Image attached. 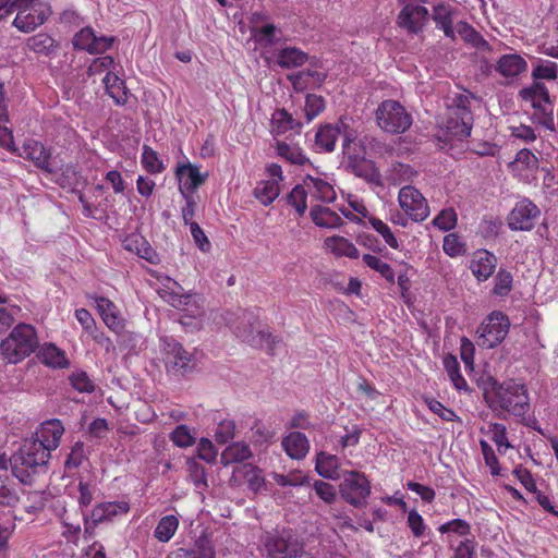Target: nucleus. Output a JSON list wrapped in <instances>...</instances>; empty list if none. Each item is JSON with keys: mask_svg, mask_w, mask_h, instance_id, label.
Wrapping results in <instances>:
<instances>
[{"mask_svg": "<svg viewBox=\"0 0 558 558\" xmlns=\"http://www.w3.org/2000/svg\"><path fill=\"white\" fill-rule=\"evenodd\" d=\"M485 400L488 407L499 415L509 413L523 416L530 410V398L525 385L514 380L495 383L493 389L485 393Z\"/></svg>", "mask_w": 558, "mask_h": 558, "instance_id": "obj_1", "label": "nucleus"}, {"mask_svg": "<svg viewBox=\"0 0 558 558\" xmlns=\"http://www.w3.org/2000/svg\"><path fill=\"white\" fill-rule=\"evenodd\" d=\"M50 453L35 441L25 439L22 446L10 457L12 474L23 484L32 485L35 476L46 471Z\"/></svg>", "mask_w": 558, "mask_h": 558, "instance_id": "obj_2", "label": "nucleus"}, {"mask_svg": "<svg viewBox=\"0 0 558 558\" xmlns=\"http://www.w3.org/2000/svg\"><path fill=\"white\" fill-rule=\"evenodd\" d=\"M225 320L238 338L252 347L266 348L269 353H272L276 344L279 343L271 333L256 331L257 316L253 312L240 310L238 313H228Z\"/></svg>", "mask_w": 558, "mask_h": 558, "instance_id": "obj_3", "label": "nucleus"}, {"mask_svg": "<svg viewBox=\"0 0 558 558\" xmlns=\"http://www.w3.org/2000/svg\"><path fill=\"white\" fill-rule=\"evenodd\" d=\"M39 345L35 328L29 324L16 325L0 343V354L8 362L16 364L29 356Z\"/></svg>", "mask_w": 558, "mask_h": 558, "instance_id": "obj_4", "label": "nucleus"}, {"mask_svg": "<svg viewBox=\"0 0 558 558\" xmlns=\"http://www.w3.org/2000/svg\"><path fill=\"white\" fill-rule=\"evenodd\" d=\"M14 10L17 11V14L12 24L23 33L33 32L43 25L51 14L49 5L39 0H14L7 12L11 13Z\"/></svg>", "mask_w": 558, "mask_h": 558, "instance_id": "obj_5", "label": "nucleus"}, {"mask_svg": "<svg viewBox=\"0 0 558 558\" xmlns=\"http://www.w3.org/2000/svg\"><path fill=\"white\" fill-rule=\"evenodd\" d=\"M378 126L387 133L401 134L412 125V117L398 101L384 100L376 110Z\"/></svg>", "mask_w": 558, "mask_h": 558, "instance_id": "obj_6", "label": "nucleus"}, {"mask_svg": "<svg viewBox=\"0 0 558 558\" xmlns=\"http://www.w3.org/2000/svg\"><path fill=\"white\" fill-rule=\"evenodd\" d=\"M402 4L397 24L409 34L422 33L429 21L428 10L421 5L428 3V0H398Z\"/></svg>", "mask_w": 558, "mask_h": 558, "instance_id": "obj_7", "label": "nucleus"}, {"mask_svg": "<svg viewBox=\"0 0 558 558\" xmlns=\"http://www.w3.org/2000/svg\"><path fill=\"white\" fill-rule=\"evenodd\" d=\"M510 322L502 312H493L477 328V344L493 349L508 335Z\"/></svg>", "mask_w": 558, "mask_h": 558, "instance_id": "obj_8", "label": "nucleus"}, {"mask_svg": "<svg viewBox=\"0 0 558 558\" xmlns=\"http://www.w3.org/2000/svg\"><path fill=\"white\" fill-rule=\"evenodd\" d=\"M341 138L342 147L349 146V134L342 118L336 123L320 125L315 134L314 148L317 153H331L335 150L337 141Z\"/></svg>", "mask_w": 558, "mask_h": 558, "instance_id": "obj_9", "label": "nucleus"}, {"mask_svg": "<svg viewBox=\"0 0 558 558\" xmlns=\"http://www.w3.org/2000/svg\"><path fill=\"white\" fill-rule=\"evenodd\" d=\"M398 202L402 210L413 221H424L429 215V206L426 198L412 185H405L400 189Z\"/></svg>", "mask_w": 558, "mask_h": 558, "instance_id": "obj_10", "label": "nucleus"}, {"mask_svg": "<svg viewBox=\"0 0 558 558\" xmlns=\"http://www.w3.org/2000/svg\"><path fill=\"white\" fill-rule=\"evenodd\" d=\"M163 342V360L168 372L184 375L193 368L192 355L174 339L166 338Z\"/></svg>", "mask_w": 558, "mask_h": 558, "instance_id": "obj_11", "label": "nucleus"}, {"mask_svg": "<svg viewBox=\"0 0 558 558\" xmlns=\"http://www.w3.org/2000/svg\"><path fill=\"white\" fill-rule=\"evenodd\" d=\"M129 510L130 505L124 500L101 502L95 506L90 518L84 517L85 534L93 535L98 523L111 521L118 515H124Z\"/></svg>", "mask_w": 558, "mask_h": 558, "instance_id": "obj_12", "label": "nucleus"}, {"mask_svg": "<svg viewBox=\"0 0 558 558\" xmlns=\"http://www.w3.org/2000/svg\"><path fill=\"white\" fill-rule=\"evenodd\" d=\"M538 207L530 199L518 202L508 215V227L512 231H530L534 228L535 219L539 216Z\"/></svg>", "mask_w": 558, "mask_h": 558, "instance_id": "obj_13", "label": "nucleus"}, {"mask_svg": "<svg viewBox=\"0 0 558 558\" xmlns=\"http://www.w3.org/2000/svg\"><path fill=\"white\" fill-rule=\"evenodd\" d=\"M63 434L64 426L62 422L58 418H51L43 422L28 439L35 441L36 445H40L44 450L51 453V451L59 447Z\"/></svg>", "mask_w": 558, "mask_h": 558, "instance_id": "obj_14", "label": "nucleus"}, {"mask_svg": "<svg viewBox=\"0 0 558 558\" xmlns=\"http://www.w3.org/2000/svg\"><path fill=\"white\" fill-rule=\"evenodd\" d=\"M264 545L269 556L280 555L283 558L288 554L296 553L301 544L290 531L282 530L267 533L264 537Z\"/></svg>", "mask_w": 558, "mask_h": 558, "instance_id": "obj_15", "label": "nucleus"}, {"mask_svg": "<svg viewBox=\"0 0 558 558\" xmlns=\"http://www.w3.org/2000/svg\"><path fill=\"white\" fill-rule=\"evenodd\" d=\"M113 40V37L97 36L92 27H84L74 35L73 46L92 54L102 53L111 47Z\"/></svg>", "mask_w": 558, "mask_h": 558, "instance_id": "obj_16", "label": "nucleus"}, {"mask_svg": "<svg viewBox=\"0 0 558 558\" xmlns=\"http://www.w3.org/2000/svg\"><path fill=\"white\" fill-rule=\"evenodd\" d=\"M22 149L21 156L33 161L37 168L49 174L57 172V167L51 160V153L43 143L29 140L24 143Z\"/></svg>", "mask_w": 558, "mask_h": 558, "instance_id": "obj_17", "label": "nucleus"}, {"mask_svg": "<svg viewBox=\"0 0 558 558\" xmlns=\"http://www.w3.org/2000/svg\"><path fill=\"white\" fill-rule=\"evenodd\" d=\"M94 302L106 326L116 333H121L124 330V320L117 305L105 296H95Z\"/></svg>", "mask_w": 558, "mask_h": 558, "instance_id": "obj_18", "label": "nucleus"}, {"mask_svg": "<svg viewBox=\"0 0 558 558\" xmlns=\"http://www.w3.org/2000/svg\"><path fill=\"white\" fill-rule=\"evenodd\" d=\"M473 128V113L459 112L449 110L447 120L445 122V129L447 133L458 140H463L470 136Z\"/></svg>", "mask_w": 558, "mask_h": 558, "instance_id": "obj_19", "label": "nucleus"}, {"mask_svg": "<svg viewBox=\"0 0 558 558\" xmlns=\"http://www.w3.org/2000/svg\"><path fill=\"white\" fill-rule=\"evenodd\" d=\"M527 62L518 53L502 54L495 64V71L505 78H513L525 72Z\"/></svg>", "mask_w": 558, "mask_h": 558, "instance_id": "obj_20", "label": "nucleus"}, {"mask_svg": "<svg viewBox=\"0 0 558 558\" xmlns=\"http://www.w3.org/2000/svg\"><path fill=\"white\" fill-rule=\"evenodd\" d=\"M177 177L180 182V192L184 195V191L193 192L202 185L208 174H202L197 166L189 162L177 168Z\"/></svg>", "mask_w": 558, "mask_h": 558, "instance_id": "obj_21", "label": "nucleus"}, {"mask_svg": "<svg viewBox=\"0 0 558 558\" xmlns=\"http://www.w3.org/2000/svg\"><path fill=\"white\" fill-rule=\"evenodd\" d=\"M496 263L497 259L493 253L481 250L474 253L470 268L478 281H485L494 274Z\"/></svg>", "mask_w": 558, "mask_h": 558, "instance_id": "obj_22", "label": "nucleus"}, {"mask_svg": "<svg viewBox=\"0 0 558 558\" xmlns=\"http://www.w3.org/2000/svg\"><path fill=\"white\" fill-rule=\"evenodd\" d=\"M454 9L445 2H440L433 9L432 19L436 23V27L441 29L446 37L451 40L456 39V31L453 28Z\"/></svg>", "mask_w": 558, "mask_h": 558, "instance_id": "obj_23", "label": "nucleus"}, {"mask_svg": "<svg viewBox=\"0 0 558 558\" xmlns=\"http://www.w3.org/2000/svg\"><path fill=\"white\" fill-rule=\"evenodd\" d=\"M305 191H307L311 203L313 201L332 202L336 198L333 187L319 178L307 175L304 179Z\"/></svg>", "mask_w": 558, "mask_h": 558, "instance_id": "obj_24", "label": "nucleus"}, {"mask_svg": "<svg viewBox=\"0 0 558 558\" xmlns=\"http://www.w3.org/2000/svg\"><path fill=\"white\" fill-rule=\"evenodd\" d=\"M284 451L291 459H303L308 450L310 444L306 436L300 432H292L282 439L281 442Z\"/></svg>", "mask_w": 558, "mask_h": 558, "instance_id": "obj_25", "label": "nucleus"}, {"mask_svg": "<svg viewBox=\"0 0 558 558\" xmlns=\"http://www.w3.org/2000/svg\"><path fill=\"white\" fill-rule=\"evenodd\" d=\"M371 495L368 478L357 471H351V506L361 507Z\"/></svg>", "mask_w": 558, "mask_h": 558, "instance_id": "obj_26", "label": "nucleus"}, {"mask_svg": "<svg viewBox=\"0 0 558 558\" xmlns=\"http://www.w3.org/2000/svg\"><path fill=\"white\" fill-rule=\"evenodd\" d=\"M253 456L250 446L244 441H235L229 445L221 453L220 462L227 466L233 463H242Z\"/></svg>", "mask_w": 558, "mask_h": 558, "instance_id": "obj_27", "label": "nucleus"}, {"mask_svg": "<svg viewBox=\"0 0 558 558\" xmlns=\"http://www.w3.org/2000/svg\"><path fill=\"white\" fill-rule=\"evenodd\" d=\"M306 61L307 53L296 47H284L276 53V62L282 69L302 66Z\"/></svg>", "mask_w": 558, "mask_h": 558, "instance_id": "obj_28", "label": "nucleus"}, {"mask_svg": "<svg viewBox=\"0 0 558 558\" xmlns=\"http://www.w3.org/2000/svg\"><path fill=\"white\" fill-rule=\"evenodd\" d=\"M167 558H215V551L207 538H198L194 548H178L167 556Z\"/></svg>", "mask_w": 558, "mask_h": 558, "instance_id": "obj_29", "label": "nucleus"}, {"mask_svg": "<svg viewBox=\"0 0 558 558\" xmlns=\"http://www.w3.org/2000/svg\"><path fill=\"white\" fill-rule=\"evenodd\" d=\"M108 95L119 106L125 105L128 101V90L124 81L117 74L108 72L102 80Z\"/></svg>", "mask_w": 558, "mask_h": 558, "instance_id": "obj_30", "label": "nucleus"}, {"mask_svg": "<svg viewBox=\"0 0 558 558\" xmlns=\"http://www.w3.org/2000/svg\"><path fill=\"white\" fill-rule=\"evenodd\" d=\"M416 174L417 172L410 165L396 161L386 170L385 179L389 184L400 185L412 181Z\"/></svg>", "mask_w": 558, "mask_h": 558, "instance_id": "obj_31", "label": "nucleus"}, {"mask_svg": "<svg viewBox=\"0 0 558 558\" xmlns=\"http://www.w3.org/2000/svg\"><path fill=\"white\" fill-rule=\"evenodd\" d=\"M26 46L31 51L44 56H51L59 48V44L46 33H39L29 37Z\"/></svg>", "mask_w": 558, "mask_h": 558, "instance_id": "obj_32", "label": "nucleus"}, {"mask_svg": "<svg viewBox=\"0 0 558 558\" xmlns=\"http://www.w3.org/2000/svg\"><path fill=\"white\" fill-rule=\"evenodd\" d=\"M41 362L52 368H66L70 362L61 349L52 343H45L40 350Z\"/></svg>", "mask_w": 558, "mask_h": 558, "instance_id": "obj_33", "label": "nucleus"}, {"mask_svg": "<svg viewBox=\"0 0 558 558\" xmlns=\"http://www.w3.org/2000/svg\"><path fill=\"white\" fill-rule=\"evenodd\" d=\"M457 33L464 41L481 51H490L489 43L469 23L460 21L456 26Z\"/></svg>", "mask_w": 558, "mask_h": 558, "instance_id": "obj_34", "label": "nucleus"}, {"mask_svg": "<svg viewBox=\"0 0 558 558\" xmlns=\"http://www.w3.org/2000/svg\"><path fill=\"white\" fill-rule=\"evenodd\" d=\"M311 217L318 227L336 228L342 225L341 217L326 206L312 205Z\"/></svg>", "mask_w": 558, "mask_h": 558, "instance_id": "obj_35", "label": "nucleus"}, {"mask_svg": "<svg viewBox=\"0 0 558 558\" xmlns=\"http://www.w3.org/2000/svg\"><path fill=\"white\" fill-rule=\"evenodd\" d=\"M444 367L450 381L458 391L469 390L468 383L460 372L459 361L454 355L448 354L444 357Z\"/></svg>", "mask_w": 558, "mask_h": 558, "instance_id": "obj_36", "label": "nucleus"}, {"mask_svg": "<svg viewBox=\"0 0 558 558\" xmlns=\"http://www.w3.org/2000/svg\"><path fill=\"white\" fill-rule=\"evenodd\" d=\"M280 194L278 180H266L259 182L254 189V196L264 206L270 205Z\"/></svg>", "mask_w": 558, "mask_h": 558, "instance_id": "obj_37", "label": "nucleus"}, {"mask_svg": "<svg viewBox=\"0 0 558 558\" xmlns=\"http://www.w3.org/2000/svg\"><path fill=\"white\" fill-rule=\"evenodd\" d=\"M351 172L356 177L365 179L367 182L378 183L380 174L375 168L374 162L365 158L357 161L351 158Z\"/></svg>", "mask_w": 558, "mask_h": 558, "instance_id": "obj_38", "label": "nucleus"}, {"mask_svg": "<svg viewBox=\"0 0 558 558\" xmlns=\"http://www.w3.org/2000/svg\"><path fill=\"white\" fill-rule=\"evenodd\" d=\"M272 123L277 129V133L293 131L299 133L302 123L295 120L286 109H279L272 114Z\"/></svg>", "mask_w": 558, "mask_h": 558, "instance_id": "obj_39", "label": "nucleus"}, {"mask_svg": "<svg viewBox=\"0 0 558 558\" xmlns=\"http://www.w3.org/2000/svg\"><path fill=\"white\" fill-rule=\"evenodd\" d=\"M520 96L524 101L532 104L539 100H545V104H549V92L546 85L539 81H534L530 86L524 87L520 90Z\"/></svg>", "mask_w": 558, "mask_h": 558, "instance_id": "obj_40", "label": "nucleus"}, {"mask_svg": "<svg viewBox=\"0 0 558 558\" xmlns=\"http://www.w3.org/2000/svg\"><path fill=\"white\" fill-rule=\"evenodd\" d=\"M315 469L325 478H336L338 476V460L335 456L319 452Z\"/></svg>", "mask_w": 558, "mask_h": 558, "instance_id": "obj_41", "label": "nucleus"}, {"mask_svg": "<svg viewBox=\"0 0 558 558\" xmlns=\"http://www.w3.org/2000/svg\"><path fill=\"white\" fill-rule=\"evenodd\" d=\"M178 526L179 520L175 515H165L158 522L154 535L159 542H169L178 530Z\"/></svg>", "mask_w": 558, "mask_h": 558, "instance_id": "obj_42", "label": "nucleus"}, {"mask_svg": "<svg viewBox=\"0 0 558 558\" xmlns=\"http://www.w3.org/2000/svg\"><path fill=\"white\" fill-rule=\"evenodd\" d=\"M363 262L367 267L379 272L388 282H395L396 275L393 269L388 263L384 262L380 257L372 254H364Z\"/></svg>", "mask_w": 558, "mask_h": 558, "instance_id": "obj_43", "label": "nucleus"}, {"mask_svg": "<svg viewBox=\"0 0 558 558\" xmlns=\"http://www.w3.org/2000/svg\"><path fill=\"white\" fill-rule=\"evenodd\" d=\"M407 526L410 529L414 538H423L429 531L424 518L416 509L408 511Z\"/></svg>", "mask_w": 558, "mask_h": 558, "instance_id": "obj_44", "label": "nucleus"}, {"mask_svg": "<svg viewBox=\"0 0 558 558\" xmlns=\"http://www.w3.org/2000/svg\"><path fill=\"white\" fill-rule=\"evenodd\" d=\"M142 165L149 173H160L165 170L163 162L159 159L157 151L148 145L143 146Z\"/></svg>", "mask_w": 558, "mask_h": 558, "instance_id": "obj_45", "label": "nucleus"}, {"mask_svg": "<svg viewBox=\"0 0 558 558\" xmlns=\"http://www.w3.org/2000/svg\"><path fill=\"white\" fill-rule=\"evenodd\" d=\"M306 186L303 182L293 187V190L288 195V203L293 206L296 213L302 216L307 208V199L310 198L307 191H305Z\"/></svg>", "mask_w": 558, "mask_h": 558, "instance_id": "obj_46", "label": "nucleus"}, {"mask_svg": "<svg viewBox=\"0 0 558 558\" xmlns=\"http://www.w3.org/2000/svg\"><path fill=\"white\" fill-rule=\"evenodd\" d=\"M277 153L291 163L304 165L308 159L303 155V151L298 146L289 145L284 142L277 143Z\"/></svg>", "mask_w": 558, "mask_h": 558, "instance_id": "obj_47", "label": "nucleus"}, {"mask_svg": "<svg viewBox=\"0 0 558 558\" xmlns=\"http://www.w3.org/2000/svg\"><path fill=\"white\" fill-rule=\"evenodd\" d=\"M325 109V100L322 96L308 94L305 98L304 117L306 122L313 121Z\"/></svg>", "mask_w": 558, "mask_h": 558, "instance_id": "obj_48", "label": "nucleus"}, {"mask_svg": "<svg viewBox=\"0 0 558 558\" xmlns=\"http://www.w3.org/2000/svg\"><path fill=\"white\" fill-rule=\"evenodd\" d=\"M558 76V64L556 62L545 60L535 65L532 70L534 81L547 80L555 81Z\"/></svg>", "mask_w": 558, "mask_h": 558, "instance_id": "obj_49", "label": "nucleus"}, {"mask_svg": "<svg viewBox=\"0 0 558 558\" xmlns=\"http://www.w3.org/2000/svg\"><path fill=\"white\" fill-rule=\"evenodd\" d=\"M189 476L195 488L204 490L208 487L206 469L195 460L187 462Z\"/></svg>", "mask_w": 558, "mask_h": 558, "instance_id": "obj_50", "label": "nucleus"}, {"mask_svg": "<svg viewBox=\"0 0 558 558\" xmlns=\"http://www.w3.org/2000/svg\"><path fill=\"white\" fill-rule=\"evenodd\" d=\"M489 434L490 439L497 446L499 453H506V450L511 447L507 438L506 426L500 423H492L489 424Z\"/></svg>", "mask_w": 558, "mask_h": 558, "instance_id": "obj_51", "label": "nucleus"}, {"mask_svg": "<svg viewBox=\"0 0 558 558\" xmlns=\"http://www.w3.org/2000/svg\"><path fill=\"white\" fill-rule=\"evenodd\" d=\"M425 403L427 404L429 411H432L434 414H436L440 420L445 422L461 421L452 409L445 407L440 401L436 400L435 398H426Z\"/></svg>", "mask_w": 558, "mask_h": 558, "instance_id": "obj_52", "label": "nucleus"}, {"mask_svg": "<svg viewBox=\"0 0 558 558\" xmlns=\"http://www.w3.org/2000/svg\"><path fill=\"white\" fill-rule=\"evenodd\" d=\"M458 216L453 208L442 209L434 219L433 225L441 231H450L456 228Z\"/></svg>", "mask_w": 558, "mask_h": 558, "instance_id": "obj_53", "label": "nucleus"}, {"mask_svg": "<svg viewBox=\"0 0 558 558\" xmlns=\"http://www.w3.org/2000/svg\"><path fill=\"white\" fill-rule=\"evenodd\" d=\"M442 250L448 256L458 257L465 253V244L457 233H449L444 238Z\"/></svg>", "mask_w": 558, "mask_h": 558, "instance_id": "obj_54", "label": "nucleus"}, {"mask_svg": "<svg viewBox=\"0 0 558 558\" xmlns=\"http://www.w3.org/2000/svg\"><path fill=\"white\" fill-rule=\"evenodd\" d=\"M280 31L274 24H266L253 29V36L257 43L264 46L274 45L277 41L276 35Z\"/></svg>", "mask_w": 558, "mask_h": 558, "instance_id": "obj_55", "label": "nucleus"}, {"mask_svg": "<svg viewBox=\"0 0 558 558\" xmlns=\"http://www.w3.org/2000/svg\"><path fill=\"white\" fill-rule=\"evenodd\" d=\"M235 436V422L233 420H222L218 423L215 430V440L220 444H227Z\"/></svg>", "mask_w": 558, "mask_h": 558, "instance_id": "obj_56", "label": "nucleus"}, {"mask_svg": "<svg viewBox=\"0 0 558 558\" xmlns=\"http://www.w3.org/2000/svg\"><path fill=\"white\" fill-rule=\"evenodd\" d=\"M512 275L509 271L500 269L495 277L493 293L498 296H506L512 290Z\"/></svg>", "mask_w": 558, "mask_h": 558, "instance_id": "obj_57", "label": "nucleus"}, {"mask_svg": "<svg viewBox=\"0 0 558 558\" xmlns=\"http://www.w3.org/2000/svg\"><path fill=\"white\" fill-rule=\"evenodd\" d=\"M368 223L373 227L374 230H376V232H378L383 236L386 244H388L391 248H399V242L395 234L391 232L388 225H386L383 220L376 217H369Z\"/></svg>", "mask_w": 558, "mask_h": 558, "instance_id": "obj_58", "label": "nucleus"}, {"mask_svg": "<svg viewBox=\"0 0 558 558\" xmlns=\"http://www.w3.org/2000/svg\"><path fill=\"white\" fill-rule=\"evenodd\" d=\"M438 531L441 534L454 533L459 536H468L471 534V525L468 521H465L463 519H453L451 521H448V522L441 524L438 527Z\"/></svg>", "mask_w": 558, "mask_h": 558, "instance_id": "obj_59", "label": "nucleus"}, {"mask_svg": "<svg viewBox=\"0 0 558 558\" xmlns=\"http://www.w3.org/2000/svg\"><path fill=\"white\" fill-rule=\"evenodd\" d=\"M325 246L337 257L349 256V240L344 236H329L325 240Z\"/></svg>", "mask_w": 558, "mask_h": 558, "instance_id": "obj_60", "label": "nucleus"}, {"mask_svg": "<svg viewBox=\"0 0 558 558\" xmlns=\"http://www.w3.org/2000/svg\"><path fill=\"white\" fill-rule=\"evenodd\" d=\"M170 439L180 448H186L194 444V437L186 425L177 426L170 434Z\"/></svg>", "mask_w": 558, "mask_h": 558, "instance_id": "obj_61", "label": "nucleus"}, {"mask_svg": "<svg viewBox=\"0 0 558 558\" xmlns=\"http://www.w3.org/2000/svg\"><path fill=\"white\" fill-rule=\"evenodd\" d=\"M72 387L78 392L90 393L95 390L94 383L85 372H75L70 377Z\"/></svg>", "mask_w": 558, "mask_h": 558, "instance_id": "obj_62", "label": "nucleus"}, {"mask_svg": "<svg viewBox=\"0 0 558 558\" xmlns=\"http://www.w3.org/2000/svg\"><path fill=\"white\" fill-rule=\"evenodd\" d=\"M218 451L211 440L208 438H201L197 445V457L207 463H215L217 460Z\"/></svg>", "mask_w": 558, "mask_h": 558, "instance_id": "obj_63", "label": "nucleus"}, {"mask_svg": "<svg viewBox=\"0 0 558 558\" xmlns=\"http://www.w3.org/2000/svg\"><path fill=\"white\" fill-rule=\"evenodd\" d=\"M514 163H521L526 169H536L538 168L539 160L532 150L522 148L517 153L514 160L509 163V167Z\"/></svg>", "mask_w": 558, "mask_h": 558, "instance_id": "obj_64", "label": "nucleus"}]
</instances>
